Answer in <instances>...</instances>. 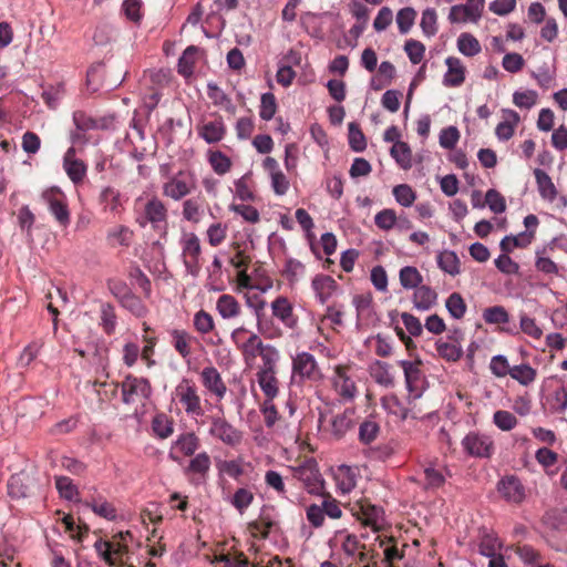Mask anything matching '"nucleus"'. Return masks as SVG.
I'll return each instance as SVG.
<instances>
[{"instance_id": "35", "label": "nucleus", "mask_w": 567, "mask_h": 567, "mask_svg": "<svg viewBox=\"0 0 567 567\" xmlns=\"http://www.w3.org/2000/svg\"><path fill=\"white\" fill-rule=\"evenodd\" d=\"M390 364L377 360L370 365L371 378L380 385L389 388L394 385V377L390 371Z\"/></svg>"}, {"instance_id": "28", "label": "nucleus", "mask_w": 567, "mask_h": 567, "mask_svg": "<svg viewBox=\"0 0 567 567\" xmlns=\"http://www.w3.org/2000/svg\"><path fill=\"white\" fill-rule=\"evenodd\" d=\"M381 406L390 414L404 421L409 417L415 419L416 415L411 413L403 402L395 394H388L381 399Z\"/></svg>"}, {"instance_id": "62", "label": "nucleus", "mask_w": 567, "mask_h": 567, "mask_svg": "<svg viewBox=\"0 0 567 567\" xmlns=\"http://www.w3.org/2000/svg\"><path fill=\"white\" fill-rule=\"evenodd\" d=\"M493 423L502 431H511L518 424L517 417L509 411L497 410L493 414Z\"/></svg>"}, {"instance_id": "54", "label": "nucleus", "mask_w": 567, "mask_h": 567, "mask_svg": "<svg viewBox=\"0 0 567 567\" xmlns=\"http://www.w3.org/2000/svg\"><path fill=\"white\" fill-rule=\"evenodd\" d=\"M193 326L199 334H208L215 330V320L209 312L200 309L194 315Z\"/></svg>"}, {"instance_id": "22", "label": "nucleus", "mask_w": 567, "mask_h": 567, "mask_svg": "<svg viewBox=\"0 0 567 567\" xmlns=\"http://www.w3.org/2000/svg\"><path fill=\"white\" fill-rule=\"evenodd\" d=\"M97 202L102 212L106 214L116 216L124 209L121 192L112 186H105L101 189Z\"/></svg>"}, {"instance_id": "58", "label": "nucleus", "mask_w": 567, "mask_h": 567, "mask_svg": "<svg viewBox=\"0 0 567 567\" xmlns=\"http://www.w3.org/2000/svg\"><path fill=\"white\" fill-rule=\"evenodd\" d=\"M416 16V11L411 7L398 11L395 20L401 34H406L412 29Z\"/></svg>"}, {"instance_id": "34", "label": "nucleus", "mask_w": 567, "mask_h": 567, "mask_svg": "<svg viewBox=\"0 0 567 567\" xmlns=\"http://www.w3.org/2000/svg\"><path fill=\"white\" fill-rule=\"evenodd\" d=\"M437 293L429 286L421 285L413 293L414 307L419 310H429L436 303Z\"/></svg>"}, {"instance_id": "18", "label": "nucleus", "mask_w": 567, "mask_h": 567, "mask_svg": "<svg viewBox=\"0 0 567 567\" xmlns=\"http://www.w3.org/2000/svg\"><path fill=\"white\" fill-rule=\"evenodd\" d=\"M269 344H266L262 342L260 337L255 332H249V336L247 337V342H238L236 340V348L240 352L244 363L247 368H252L256 359L260 357V354L264 352L266 347Z\"/></svg>"}, {"instance_id": "26", "label": "nucleus", "mask_w": 567, "mask_h": 567, "mask_svg": "<svg viewBox=\"0 0 567 567\" xmlns=\"http://www.w3.org/2000/svg\"><path fill=\"white\" fill-rule=\"evenodd\" d=\"M354 425V410L346 409L342 413L334 415L330 421L331 435L340 440Z\"/></svg>"}, {"instance_id": "56", "label": "nucleus", "mask_w": 567, "mask_h": 567, "mask_svg": "<svg viewBox=\"0 0 567 567\" xmlns=\"http://www.w3.org/2000/svg\"><path fill=\"white\" fill-rule=\"evenodd\" d=\"M254 499L255 495L250 488L240 487L234 493L233 497L230 498V504L240 514H244L245 511L252 504Z\"/></svg>"}, {"instance_id": "50", "label": "nucleus", "mask_w": 567, "mask_h": 567, "mask_svg": "<svg viewBox=\"0 0 567 567\" xmlns=\"http://www.w3.org/2000/svg\"><path fill=\"white\" fill-rule=\"evenodd\" d=\"M437 265L444 272L451 276H456L461 271L460 259L457 255L452 250H444L440 252L437 256Z\"/></svg>"}, {"instance_id": "38", "label": "nucleus", "mask_w": 567, "mask_h": 567, "mask_svg": "<svg viewBox=\"0 0 567 567\" xmlns=\"http://www.w3.org/2000/svg\"><path fill=\"white\" fill-rule=\"evenodd\" d=\"M360 514L363 525L370 526L374 532L381 528L383 511L380 507L371 504H361Z\"/></svg>"}, {"instance_id": "47", "label": "nucleus", "mask_w": 567, "mask_h": 567, "mask_svg": "<svg viewBox=\"0 0 567 567\" xmlns=\"http://www.w3.org/2000/svg\"><path fill=\"white\" fill-rule=\"evenodd\" d=\"M210 465L212 462L208 453L202 452L190 460L185 472L186 474H197L200 478H205L210 470Z\"/></svg>"}, {"instance_id": "16", "label": "nucleus", "mask_w": 567, "mask_h": 567, "mask_svg": "<svg viewBox=\"0 0 567 567\" xmlns=\"http://www.w3.org/2000/svg\"><path fill=\"white\" fill-rule=\"evenodd\" d=\"M497 491L502 497L512 504H522L526 496V487L516 475H505L497 484Z\"/></svg>"}, {"instance_id": "11", "label": "nucleus", "mask_w": 567, "mask_h": 567, "mask_svg": "<svg viewBox=\"0 0 567 567\" xmlns=\"http://www.w3.org/2000/svg\"><path fill=\"white\" fill-rule=\"evenodd\" d=\"M202 247L199 238L194 233H188L182 239V256L187 274L197 277L200 265Z\"/></svg>"}, {"instance_id": "48", "label": "nucleus", "mask_w": 567, "mask_h": 567, "mask_svg": "<svg viewBox=\"0 0 567 567\" xmlns=\"http://www.w3.org/2000/svg\"><path fill=\"white\" fill-rule=\"evenodd\" d=\"M73 122L75 127L83 132L106 127L104 120L93 118L83 111H75L73 113Z\"/></svg>"}, {"instance_id": "55", "label": "nucleus", "mask_w": 567, "mask_h": 567, "mask_svg": "<svg viewBox=\"0 0 567 567\" xmlns=\"http://www.w3.org/2000/svg\"><path fill=\"white\" fill-rule=\"evenodd\" d=\"M399 279L401 286L405 289H415L421 285L423 280L420 271L412 266H405L401 268L399 272Z\"/></svg>"}, {"instance_id": "14", "label": "nucleus", "mask_w": 567, "mask_h": 567, "mask_svg": "<svg viewBox=\"0 0 567 567\" xmlns=\"http://www.w3.org/2000/svg\"><path fill=\"white\" fill-rule=\"evenodd\" d=\"M292 372L300 379L317 382L322 379L321 370L309 352H300L292 359Z\"/></svg>"}, {"instance_id": "33", "label": "nucleus", "mask_w": 567, "mask_h": 567, "mask_svg": "<svg viewBox=\"0 0 567 567\" xmlns=\"http://www.w3.org/2000/svg\"><path fill=\"white\" fill-rule=\"evenodd\" d=\"M380 547H383V561L384 567H389L396 560H401L404 557V549H399L394 537L381 538L378 536Z\"/></svg>"}, {"instance_id": "7", "label": "nucleus", "mask_w": 567, "mask_h": 567, "mask_svg": "<svg viewBox=\"0 0 567 567\" xmlns=\"http://www.w3.org/2000/svg\"><path fill=\"white\" fill-rule=\"evenodd\" d=\"M41 197L56 223L66 228L71 223V216L65 194L58 187H51L45 189Z\"/></svg>"}, {"instance_id": "49", "label": "nucleus", "mask_w": 567, "mask_h": 567, "mask_svg": "<svg viewBox=\"0 0 567 567\" xmlns=\"http://www.w3.org/2000/svg\"><path fill=\"white\" fill-rule=\"evenodd\" d=\"M457 49L465 56H475L482 51L480 41L471 33L463 32L457 38Z\"/></svg>"}, {"instance_id": "8", "label": "nucleus", "mask_w": 567, "mask_h": 567, "mask_svg": "<svg viewBox=\"0 0 567 567\" xmlns=\"http://www.w3.org/2000/svg\"><path fill=\"white\" fill-rule=\"evenodd\" d=\"M398 364L404 372L405 385L410 394L409 398L412 400L421 398L425 385V377L421 370L423 364L422 360L420 358L413 361L401 360Z\"/></svg>"}, {"instance_id": "44", "label": "nucleus", "mask_w": 567, "mask_h": 567, "mask_svg": "<svg viewBox=\"0 0 567 567\" xmlns=\"http://www.w3.org/2000/svg\"><path fill=\"white\" fill-rule=\"evenodd\" d=\"M424 489H437L445 484L444 467L427 465L423 470Z\"/></svg>"}, {"instance_id": "4", "label": "nucleus", "mask_w": 567, "mask_h": 567, "mask_svg": "<svg viewBox=\"0 0 567 567\" xmlns=\"http://www.w3.org/2000/svg\"><path fill=\"white\" fill-rule=\"evenodd\" d=\"M331 385L344 403L352 402L358 395L355 378L350 365H336L331 377Z\"/></svg>"}, {"instance_id": "40", "label": "nucleus", "mask_w": 567, "mask_h": 567, "mask_svg": "<svg viewBox=\"0 0 567 567\" xmlns=\"http://www.w3.org/2000/svg\"><path fill=\"white\" fill-rule=\"evenodd\" d=\"M183 218L187 221L197 224L204 215V200L199 197L188 198L183 203Z\"/></svg>"}, {"instance_id": "10", "label": "nucleus", "mask_w": 567, "mask_h": 567, "mask_svg": "<svg viewBox=\"0 0 567 567\" xmlns=\"http://www.w3.org/2000/svg\"><path fill=\"white\" fill-rule=\"evenodd\" d=\"M461 444L464 452L471 457L491 458L495 452L493 439L478 432L467 433Z\"/></svg>"}, {"instance_id": "59", "label": "nucleus", "mask_w": 567, "mask_h": 567, "mask_svg": "<svg viewBox=\"0 0 567 567\" xmlns=\"http://www.w3.org/2000/svg\"><path fill=\"white\" fill-rule=\"evenodd\" d=\"M483 319L488 324H504L509 321V315L503 306H493L484 309Z\"/></svg>"}, {"instance_id": "52", "label": "nucleus", "mask_w": 567, "mask_h": 567, "mask_svg": "<svg viewBox=\"0 0 567 567\" xmlns=\"http://www.w3.org/2000/svg\"><path fill=\"white\" fill-rule=\"evenodd\" d=\"M509 375L519 384L527 386L536 380L537 372L528 363H523L512 367Z\"/></svg>"}, {"instance_id": "39", "label": "nucleus", "mask_w": 567, "mask_h": 567, "mask_svg": "<svg viewBox=\"0 0 567 567\" xmlns=\"http://www.w3.org/2000/svg\"><path fill=\"white\" fill-rule=\"evenodd\" d=\"M519 120L520 117L517 112L513 110L506 111L505 121L501 122L495 128V134L498 140L508 141L512 138Z\"/></svg>"}, {"instance_id": "5", "label": "nucleus", "mask_w": 567, "mask_h": 567, "mask_svg": "<svg viewBox=\"0 0 567 567\" xmlns=\"http://www.w3.org/2000/svg\"><path fill=\"white\" fill-rule=\"evenodd\" d=\"M293 477L303 484L309 494L323 495L324 481L313 458H308L293 467Z\"/></svg>"}, {"instance_id": "6", "label": "nucleus", "mask_w": 567, "mask_h": 567, "mask_svg": "<svg viewBox=\"0 0 567 567\" xmlns=\"http://www.w3.org/2000/svg\"><path fill=\"white\" fill-rule=\"evenodd\" d=\"M209 435L227 446L235 447L243 441V433L229 423L223 414H214L208 417Z\"/></svg>"}, {"instance_id": "53", "label": "nucleus", "mask_w": 567, "mask_h": 567, "mask_svg": "<svg viewBox=\"0 0 567 567\" xmlns=\"http://www.w3.org/2000/svg\"><path fill=\"white\" fill-rule=\"evenodd\" d=\"M175 445L185 456H192L198 450L200 441L194 432H188L181 434Z\"/></svg>"}, {"instance_id": "61", "label": "nucleus", "mask_w": 567, "mask_h": 567, "mask_svg": "<svg viewBox=\"0 0 567 567\" xmlns=\"http://www.w3.org/2000/svg\"><path fill=\"white\" fill-rule=\"evenodd\" d=\"M445 307L454 319H462L466 312V303L458 292H453L449 296Z\"/></svg>"}, {"instance_id": "24", "label": "nucleus", "mask_w": 567, "mask_h": 567, "mask_svg": "<svg viewBox=\"0 0 567 567\" xmlns=\"http://www.w3.org/2000/svg\"><path fill=\"white\" fill-rule=\"evenodd\" d=\"M447 71L443 78V84L447 87L461 86L465 81L466 69L456 56H449L445 60Z\"/></svg>"}, {"instance_id": "31", "label": "nucleus", "mask_w": 567, "mask_h": 567, "mask_svg": "<svg viewBox=\"0 0 567 567\" xmlns=\"http://www.w3.org/2000/svg\"><path fill=\"white\" fill-rule=\"evenodd\" d=\"M200 54L202 51L198 47L189 45L186 48L178 60V73L184 76H190L194 73L195 64Z\"/></svg>"}, {"instance_id": "43", "label": "nucleus", "mask_w": 567, "mask_h": 567, "mask_svg": "<svg viewBox=\"0 0 567 567\" xmlns=\"http://www.w3.org/2000/svg\"><path fill=\"white\" fill-rule=\"evenodd\" d=\"M116 313L115 308L110 302H101L100 306V326L103 331L111 336L115 332L116 328Z\"/></svg>"}, {"instance_id": "57", "label": "nucleus", "mask_w": 567, "mask_h": 567, "mask_svg": "<svg viewBox=\"0 0 567 567\" xmlns=\"http://www.w3.org/2000/svg\"><path fill=\"white\" fill-rule=\"evenodd\" d=\"M380 434V425L373 420H364L359 426V441L362 444H370L377 440Z\"/></svg>"}, {"instance_id": "63", "label": "nucleus", "mask_w": 567, "mask_h": 567, "mask_svg": "<svg viewBox=\"0 0 567 567\" xmlns=\"http://www.w3.org/2000/svg\"><path fill=\"white\" fill-rule=\"evenodd\" d=\"M392 194L395 200L404 206L410 207L416 199V194L408 184H400L393 187Z\"/></svg>"}, {"instance_id": "19", "label": "nucleus", "mask_w": 567, "mask_h": 567, "mask_svg": "<svg viewBox=\"0 0 567 567\" xmlns=\"http://www.w3.org/2000/svg\"><path fill=\"white\" fill-rule=\"evenodd\" d=\"M34 485L33 476L27 471H21L10 476L7 487L11 498L20 499L28 497Z\"/></svg>"}, {"instance_id": "37", "label": "nucleus", "mask_w": 567, "mask_h": 567, "mask_svg": "<svg viewBox=\"0 0 567 567\" xmlns=\"http://www.w3.org/2000/svg\"><path fill=\"white\" fill-rule=\"evenodd\" d=\"M277 373H256L257 382L265 395V400H275L279 394V380Z\"/></svg>"}, {"instance_id": "17", "label": "nucleus", "mask_w": 567, "mask_h": 567, "mask_svg": "<svg viewBox=\"0 0 567 567\" xmlns=\"http://www.w3.org/2000/svg\"><path fill=\"white\" fill-rule=\"evenodd\" d=\"M271 315L287 329L295 330L298 327V317L293 312L292 302L285 296H278L270 305Z\"/></svg>"}, {"instance_id": "36", "label": "nucleus", "mask_w": 567, "mask_h": 567, "mask_svg": "<svg viewBox=\"0 0 567 567\" xmlns=\"http://www.w3.org/2000/svg\"><path fill=\"white\" fill-rule=\"evenodd\" d=\"M207 95L215 106L224 109L230 114H235L236 106L231 99L215 83H208Z\"/></svg>"}, {"instance_id": "64", "label": "nucleus", "mask_w": 567, "mask_h": 567, "mask_svg": "<svg viewBox=\"0 0 567 567\" xmlns=\"http://www.w3.org/2000/svg\"><path fill=\"white\" fill-rule=\"evenodd\" d=\"M435 346L439 355L447 361L455 362L460 360L463 354L462 348L456 343H450L440 340Z\"/></svg>"}, {"instance_id": "15", "label": "nucleus", "mask_w": 567, "mask_h": 567, "mask_svg": "<svg viewBox=\"0 0 567 567\" xmlns=\"http://www.w3.org/2000/svg\"><path fill=\"white\" fill-rule=\"evenodd\" d=\"M195 189V182L192 176L178 172L163 184V195L174 200H179Z\"/></svg>"}, {"instance_id": "20", "label": "nucleus", "mask_w": 567, "mask_h": 567, "mask_svg": "<svg viewBox=\"0 0 567 567\" xmlns=\"http://www.w3.org/2000/svg\"><path fill=\"white\" fill-rule=\"evenodd\" d=\"M76 150L71 146L66 150L63 156V168L68 177L75 184H81L86 176V165L83 161L75 157Z\"/></svg>"}, {"instance_id": "27", "label": "nucleus", "mask_w": 567, "mask_h": 567, "mask_svg": "<svg viewBox=\"0 0 567 567\" xmlns=\"http://www.w3.org/2000/svg\"><path fill=\"white\" fill-rule=\"evenodd\" d=\"M134 238V231L125 225H116L106 233V243L110 247H130Z\"/></svg>"}, {"instance_id": "41", "label": "nucleus", "mask_w": 567, "mask_h": 567, "mask_svg": "<svg viewBox=\"0 0 567 567\" xmlns=\"http://www.w3.org/2000/svg\"><path fill=\"white\" fill-rule=\"evenodd\" d=\"M245 299H246V305L249 308H251L255 312L258 331L262 334H267V331L265 328L266 322L262 320L264 310L267 305L266 300L257 293H254V295L246 293Z\"/></svg>"}, {"instance_id": "42", "label": "nucleus", "mask_w": 567, "mask_h": 567, "mask_svg": "<svg viewBox=\"0 0 567 567\" xmlns=\"http://www.w3.org/2000/svg\"><path fill=\"white\" fill-rule=\"evenodd\" d=\"M501 547H502V544H501L498 537L494 533L487 532V530H483L481 533L480 540H478L480 554H482L486 557H491V556L497 555Z\"/></svg>"}, {"instance_id": "46", "label": "nucleus", "mask_w": 567, "mask_h": 567, "mask_svg": "<svg viewBox=\"0 0 567 567\" xmlns=\"http://www.w3.org/2000/svg\"><path fill=\"white\" fill-rule=\"evenodd\" d=\"M152 430L159 439H167L174 432V422L167 414L157 413L152 420Z\"/></svg>"}, {"instance_id": "60", "label": "nucleus", "mask_w": 567, "mask_h": 567, "mask_svg": "<svg viewBox=\"0 0 567 567\" xmlns=\"http://www.w3.org/2000/svg\"><path fill=\"white\" fill-rule=\"evenodd\" d=\"M391 155L402 168L408 169L411 167V150L406 143H394L391 147Z\"/></svg>"}, {"instance_id": "13", "label": "nucleus", "mask_w": 567, "mask_h": 567, "mask_svg": "<svg viewBox=\"0 0 567 567\" xmlns=\"http://www.w3.org/2000/svg\"><path fill=\"white\" fill-rule=\"evenodd\" d=\"M214 120L206 121L202 120L196 125V132L200 138L207 144H217L223 141L227 134V126L223 120V116L213 113Z\"/></svg>"}, {"instance_id": "45", "label": "nucleus", "mask_w": 567, "mask_h": 567, "mask_svg": "<svg viewBox=\"0 0 567 567\" xmlns=\"http://www.w3.org/2000/svg\"><path fill=\"white\" fill-rule=\"evenodd\" d=\"M279 358V351L274 346L266 347L260 354L261 364L258 367L257 373H277Z\"/></svg>"}, {"instance_id": "1", "label": "nucleus", "mask_w": 567, "mask_h": 567, "mask_svg": "<svg viewBox=\"0 0 567 567\" xmlns=\"http://www.w3.org/2000/svg\"><path fill=\"white\" fill-rule=\"evenodd\" d=\"M172 401L187 416L196 419L205 414L200 390L190 378H182L172 392Z\"/></svg>"}, {"instance_id": "2", "label": "nucleus", "mask_w": 567, "mask_h": 567, "mask_svg": "<svg viewBox=\"0 0 567 567\" xmlns=\"http://www.w3.org/2000/svg\"><path fill=\"white\" fill-rule=\"evenodd\" d=\"M127 537H132L128 530L115 534L111 540L99 539L95 542V550L109 567H135L130 561V550L125 543Z\"/></svg>"}, {"instance_id": "12", "label": "nucleus", "mask_w": 567, "mask_h": 567, "mask_svg": "<svg viewBox=\"0 0 567 567\" xmlns=\"http://www.w3.org/2000/svg\"><path fill=\"white\" fill-rule=\"evenodd\" d=\"M199 380L203 388L217 401H221L227 393V385L220 372L212 364H208L199 372Z\"/></svg>"}, {"instance_id": "30", "label": "nucleus", "mask_w": 567, "mask_h": 567, "mask_svg": "<svg viewBox=\"0 0 567 567\" xmlns=\"http://www.w3.org/2000/svg\"><path fill=\"white\" fill-rule=\"evenodd\" d=\"M216 310L226 320L237 318L241 313L240 303L234 296L228 293H224L217 299Z\"/></svg>"}, {"instance_id": "23", "label": "nucleus", "mask_w": 567, "mask_h": 567, "mask_svg": "<svg viewBox=\"0 0 567 567\" xmlns=\"http://www.w3.org/2000/svg\"><path fill=\"white\" fill-rule=\"evenodd\" d=\"M169 337L174 350L183 359H188L193 353V343L197 341L196 338L184 329H172Z\"/></svg>"}, {"instance_id": "3", "label": "nucleus", "mask_w": 567, "mask_h": 567, "mask_svg": "<svg viewBox=\"0 0 567 567\" xmlns=\"http://www.w3.org/2000/svg\"><path fill=\"white\" fill-rule=\"evenodd\" d=\"M135 223L145 228L147 225L157 230L165 228L168 218L166 205L157 196H151L145 202L141 197L134 204Z\"/></svg>"}, {"instance_id": "32", "label": "nucleus", "mask_w": 567, "mask_h": 567, "mask_svg": "<svg viewBox=\"0 0 567 567\" xmlns=\"http://www.w3.org/2000/svg\"><path fill=\"white\" fill-rule=\"evenodd\" d=\"M538 192L542 198L554 202L557 197V189L549 175L540 168L534 169Z\"/></svg>"}, {"instance_id": "9", "label": "nucleus", "mask_w": 567, "mask_h": 567, "mask_svg": "<svg viewBox=\"0 0 567 567\" xmlns=\"http://www.w3.org/2000/svg\"><path fill=\"white\" fill-rule=\"evenodd\" d=\"M122 400L125 404L148 400L152 395L151 382L142 377L128 374L121 383Z\"/></svg>"}, {"instance_id": "25", "label": "nucleus", "mask_w": 567, "mask_h": 567, "mask_svg": "<svg viewBox=\"0 0 567 567\" xmlns=\"http://www.w3.org/2000/svg\"><path fill=\"white\" fill-rule=\"evenodd\" d=\"M277 523L269 509H262L259 517L248 524V529L255 538H267Z\"/></svg>"}, {"instance_id": "29", "label": "nucleus", "mask_w": 567, "mask_h": 567, "mask_svg": "<svg viewBox=\"0 0 567 567\" xmlns=\"http://www.w3.org/2000/svg\"><path fill=\"white\" fill-rule=\"evenodd\" d=\"M312 288L320 303H326L337 288V281L327 275H318L312 279Z\"/></svg>"}, {"instance_id": "21", "label": "nucleus", "mask_w": 567, "mask_h": 567, "mask_svg": "<svg viewBox=\"0 0 567 567\" xmlns=\"http://www.w3.org/2000/svg\"><path fill=\"white\" fill-rule=\"evenodd\" d=\"M341 549L344 556L351 559L350 563L361 564L369 558L368 554L370 550L367 548V545L361 543L357 535L354 534H346L342 543Z\"/></svg>"}, {"instance_id": "51", "label": "nucleus", "mask_w": 567, "mask_h": 567, "mask_svg": "<svg viewBox=\"0 0 567 567\" xmlns=\"http://www.w3.org/2000/svg\"><path fill=\"white\" fill-rule=\"evenodd\" d=\"M208 163L213 171L220 176L227 174L233 166L231 159L225 153L217 150L208 152Z\"/></svg>"}]
</instances>
